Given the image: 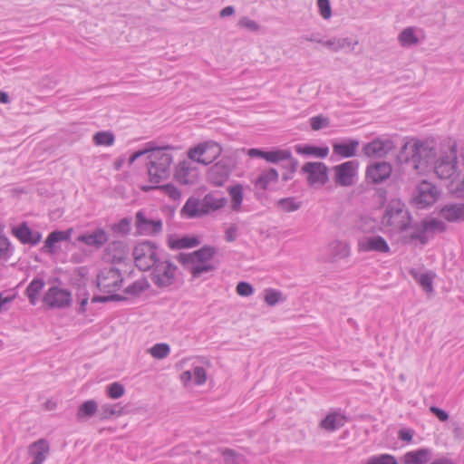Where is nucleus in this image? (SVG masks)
<instances>
[{"instance_id": "obj_39", "label": "nucleus", "mask_w": 464, "mask_h": 464, "mask_svg": "<svg viewBox=\"0 0 464 464\" xmlns=\"http://www.w3.org/2000/svg\"><path fill=\"white\" fill-rule=\"evenodd\" d=\"M231 197V208L234 211H238L241 208L242 201L244 198L243 187L239 184L232 186L228 188Z\"/></svg>"}, {"instance_id": "obj_35", "label": "nucleus", "mask_w": 464, "mask_h": 464, "mask_svg": "<svg viewBox=\"0 0 464 464\" xmlns=\"http://www.w3.org/2000/svg\"><path fill=\"white\" fill-rule=\"evenodd\" d=\"M44 285L45 282L43 278H34L28 285L25 290V295L28 297L29 302L32 305L36 304L38 295L43 290Z\"/></svg>"}, {"instance_id": "obj_8", "label": "nucleus", "mask_w": 464, "mask_h": 464, "mask_svg": "<svg viewBox=\"0 0 464 464\" xmlns=\"http://www.w3.org/2000/svg\"><path fill=\"white\" fill-rule=\"evenodd\" d=\"M99 289L106 294L117 295L116 292L121 289L123 277L118 268L106 267L101 270L97 277Z\"/></svg>"}, {"instance_id": "obj_9", "label": "nucleus", "mask_w": 464, "mask_h": 464, "mask_svg": "<svg viewBox=\"0 0 464 464\" xmlns=\"http://www.w3.org/2000/svg\"><path fill=\"white\" fill-rule=\"evenodd\" d=\"M359 163L356 160H348L334 166V182L340 187H351L355 183Z\"/></svg>"}, {"instance_id": "obj_24", "label": "nucleus", "mask_w": 464, "mask_h": 464, "mask_svg": "<svg viewBox=\"0 0 464 464\" xmlns=\"http://www.w3.org/2000/svg\"><path fill=\"white\" fill-rule=\"evenodd\" d=\"M347 421L346 416L340 411L329 412L324 419L320 421V428L333 432L345 425Z\"/></svg>"}, {"instance_id": "obj_51", "label": "nucleus", "mask_w": 464, "mask_h": 464, "mask_svg": "<svg viewBox=\"0 0 464 464\" xmlns=\"http://www.w3.org/2000/svg\"><path fill=\"white\" fill-rule=\"evenodd\" d=\"M310 125L313 130H319L330 125V121L323 115L314 116L310 119Z\"/></svg>"}, {"instance_id": "obj_2", "label": "nucleus", "mask_w": 464, "mask_h": 464, "mask_svg": "<svg viewBox=\"0 0 464 464\" xmlns=\"http://www.w3.org/2000/svg\"><path fill=\"white\" fill-rule=\"evenodd\" d=\"M176 150L174 146H156L152 142L147 163L149 180L151 183L160 184L169 178Z\"/></svg>"}, {"instance_id": "obj_33", "label": "nucleus", "mask_w": 464, "mask_h": 464, "mask_svg": "<svg viewBox=\"0 0 464 464\" xmlns=\"http://www.w3.org/2000/svg\"><path fill=\"white\" fill-rule=\"evenodd\" d=\"M321 44L324 47H326L327 49L331 50L332 52H339L340 50L342 49H344L346 47H350L352 44L353 45H357L358 44V41H355L353 44L352 43V39L349 38V37H344V38H337V37H333L329 40H326V41H324L323 40V43H321ZM354 47V46H353ZM353 50V48H352Z\"/></svg>"}, {"instance_id": "obj_7", "label": "nucleus", "mask_w": 464, "mask_h": 464, "mask_svg": "<svg viewBox=\"0 0 464 464\" xmlns=\"http://www.w3.org/2000/svg\"><path fill=\"white\" fill-rule=\"evenodd\" d=\"M221 152L222 148L218 142L208 140L189 149L188 157L193 161L208 165L216 160Z\"/></svg>"}, {"instance_id": "obj_10", "label": "nucleus", "mask_w": 464, "mask_h": 464, "mask_svg": "<svg viewBox=\"0 0 464 464\" xmlns=\"http://www.w3.org/2000/svg\"><path fill=\"white\" fill-rule=\"evenodd\" d=\"M395 148L393 140L387 136H381L367 142L362 147L363 154L368 158H383Z\"/></svg>"}, {"instance_id": "obj_46", "label": "nucleus", "mask_w": 464, "mask_h": 464, "mask_svg": "<svg viewBox=\"0 0 464 464\" xmlns=\"http://www.w3.org/2000/svg\"><path fill=\"white\" fill-rule=\"evenodd\" d=\"M265 302L269 306H274L279 302H283L285 298L283 296V294L276 289L274 288H266L265 290Z\"/></svg>"}, {"instance_id": "obj_60", "label": "nucleus", "mask_w": 464, "mask_h": 464, "mask_svg": "<svg viewBox=\"0 0 464 464\" xmlns=\"http://www.w3.org/2000/svg\"><path fill=\"white\" fill-rule=\"evenodd\" d=\"M15 299V295H5L4 293H0V312L6 311L7 304L12 303Z\"/></svg>"}, {"instance_id": "obj_37", "label": "nucleus", "mask_w": 464, "mask_h": 464, "mask_svg": "<svg viewBox=\"0 0 464 464\" xmlns=\"http://www.w3.org/2000/svg\"><path fill=\"white\" fill-rule=\"evenodd\" d=\"M98 411V404L94 400H88L82 403L77 410V419L84 420L92 417Z\"/></svg>"}, {"instance_id": "obj_21", "label": "nucleus", "mask_w": 464, "mask_h": 464, "mask_svg": "<svg viewBox=\"0 0 464 464\" xmlns=\"http://www.w3.org/2000/svg\"><path fill=\"white\" fill-rule=\"evenodd\" d=\"M12 233L22 244L35 246L42 239V234L31 230L25 222L13 227Z\"/></svg>"}, {"instance_id": "obj_53", "label": "nucleus", "mask_w": 464, "mask_h": 464, "mask_svg": "<svg viewBox=\"0 0 464 464\" xmlns=\"http://www.w3.org/2000/svg\"><path fill=\"white\" fill-rule=\"evenodd\" d=\"M12 254L11 243L5 236H0V258H7Z\"/></svg>"}, {"instance_id": "obj_52", "label": "nucleus", "mask_w": 464, "mask_h": 464, "mask_svg": "<svg viewBox=\"0 0 464 464\" xmlns=\"http://www.w3.org/2000/svg\"><path fill=\"white\" fill-rule=\"evenodd\" d=\"M238 26L245 28L250 32H257L260 29V25L256 21L246 16L241 17L239 19Z\"/></svg>"}, {"instance_id": "obj_12", "label": "nucleus", "mask_w": 464, "mask_h": 464, "mask_svg": "<svg viewBox=\"0 0 464 464\" xmlns=\"http://www.w3.org/2000/svg\"><path fill=\"white\" fill-rule=\"evenodd\" d=\"M438 198L439 191L437 188L432 183L422 180L417 187L414 201L419 208H425L433 205Z\"/></svg>"}, {"instance_id": "obj_49", "label": "nucleus", "mask_w": 464, "mask_h": 464, "mask_svg": "<svg viewBox=\"0 0 464 464\" xmlns=\"http://www.w3.org/2000/svg\"><path fill=\"white\" fill-rule=\"evenodd\" d=\"M302 153L306 155H314L318 158H325L329 154L328 147H314V146H306L302 150Z\"/></svg>"}, {"instance_id": "obj_56", "label": "nucleus", "mask_w": 464, "mask_h": 464, "mask_svg": "<svg viewBox=\"0 0 464 464\" xmlns=\"http://www.w3.org/2000/svg\"><path fill=\"white\" fill-rule=\"evenodd\" d=\"M153 141L147 142L145 144L144 149L135 151L129 159V164L131 165L135 162L136 160L140 158L141 156L146 155L149 160V154H150L151 146Z\"/></svg>"}, {"instance_id": "obj_54", "label": "nucleus", "mask_w": 464, "mask_h": 464, "mask_svg": "<svg viewBox=\"0 0 464 464\" xmlns=\"http://www.w3.org/2000/svg\"><path fill=\"white\" fill-rule=\"evenodd\" d=\"M319 13L324 19H329L332 16V9L329 0H317Z\"/></svg>"}, {"instance_id": "obj_27", "label": "nucleus", "mask_w": 464, "mask_h": 464, "mask_svg": "<svg viewBox=\"0 0 464 464\" xmlns=\"http://www.w3.org/2000/svg\"><path fill=\"white\" fill-rule=\"evenodd\" d=\"M440 217L449 222H464V203H454L444 206Z\"/></svg>"}, {"instance_id": "obj_17", "label": "nucleus", "mask_w": 464, "mask_h": 464, "mask_svg": "<svg viewBox=\"0 0 464 464\" xmlns=\"http://www.w3.org/2000/svg\"><path fill=\"white\" fill-rule=\"evenodd\" d=\"M136 227L141 235L153 236L161 232L162 222L160 219L147 218L144 212L140 210L136 213Z\"/></svg>"}, {"instance_id": "obj_61", "label": "nucleus", "mask_w": 464, "mask_h": 464, "mask_svg": "<svg viewBox=\"0 0 464 464\" xmlns=\"http://www.w3.org/2000/svg\"><path fill=\"white\" fill-rule=\"evenodd\" d=\"M414 432L410 429H401L399 431V439L408 443L411 442Z\"/></svg>"}, {"instance_id": "obj_23", "label": "nucleus", "mask_w": 464, "mask_h": 464, "mask_svg": "<svg viewBox=\"0 0 464 464\" xmlns=\"http://www.w3.org/2000/svg\"><path fill=\"white\" fill-rule=\"evenodd\" d=\"M445 228V225L443 222L432 219L428 222H423L419 227H416V230L411 234V239H417L420 241L421 244H426L429 240L427 236V232L429 230H440L443 231Z\"/></svg>"}, {"instance_id": "obj_36", "label": "nucleus", "mask_w": 464, "mask_h": 464, "mask_svg": "<svg viewBox=\"0 0 464 464\" xmlns=\"http://www.w3.org/2000/svg\"><path fill=\"white\" fill-rule=\"evenodd\" d=\"M200 244V240L197 237L185 236L181 238L169 239V246L171 249H183L197 246Z\"/></svg>"}, {"instance_id": "obj_41", "label": "nucleus", "mask_w": 464, "mask_h": 464, "mask_svg": "<svg viewBox=\"0 0 464 464\" xmlns=\"http://www.w3.org/2000/svg\"><path fill=\"white\" fill-rule=\"evenodd\" d=\"M150 287V284L146 278L136 280L124 289V293L128 295L138 296Z\"/></svg>"}, {"instance_id": "obj_26", "label": "nucleus", "mask_w": 464, "mask_h": 464, "mask_svg": "<svg viewBox=\"0 0 464 464\" xmlns=\"http://www.w3.org/2000/svg\"><path fill=\"white\" fill-rule=\"evenodd\" d=\"M204 210L201 199L190 197L182 207L180 212L182 216L188 218H197L207 215Z\"/></svg>"}, {"instance_id": "obj_3", "label": "nucleus", "mask_w": 464, "mask_h": 464, "mask_svg": "<svg viewBox=\"0 0 464 464\" xmlns=\"http://www.w3.org/2000/svg\"><path fill=\"white\" fill-rule=\"evenodd\" d=\"M217 254L214 246H204L192 253H181L179 262L187 269L193 278H199L205 274L213 273L217 269L213 258Z\"/></svg>"}, {"instance_id": "obj_57", "label": "nucleus", "mask_w": 464, "mask_h": 464, "mask_svg": "<svg viewBox=\"0 0 464 464\" xmlns=\"http://www.w3.org/2000/svg\"><path fill=\"white\" fill-rule=\"evenodd\" d=\"M253 292L254 288L247 282H239L237 285V293L241 296H249Z\"/></svg>"}, {"instance_id": "obj_34", "label": "nucleus", "mask_w": 464, "mask_h": 464, "mask_svg": "<svg viewBox=\"0 0 464 464\" xmlns=\"http://www.w3.org/2000/svg\"><path fill=\"white\" fill-rule=\"evenodd\" d=\"M150 189H158L167 195L170 199L177 201L181 198L180 190L172 183L166 185H156V186H145L142 187L143 191H150Z\"/></svg>"}, {"instance_id": "obj_20", "label": "nucleus", "mask_w": 464, "mask_h": 464, "mask_svg": "<svg viewBox=\"0 0 464 464\" xmlns=\"http://www.w3.org/2000/svg\"><path fill=\"white\" fill-rule=\"evenodd\" d=\"M28 456L33 459L29 464H43L50 453V445L44 439H40L29 445Z\"/></svg>"}, {"instance_id": "obj_62", "label": "nucleus", "mask_w": 464, "mask_h": 464, "mask_svg": "<svg viewBox=\"0 0 464 464\" xmlns=\"http://www.w3.org/2000/svg\"><path fill=\"white\" fill-rule=\"evenodd\" d=\"M430 411L441 421H446L449 419V414L436 406L430 407Z\"/></svg>"}, {"instance_id": "obj_48", "label": "nucleus", "mask_w": 464, "mask_h": 464, "mask_svg": "<svg viewBox=\"0 0 464 464\" xmlns=\"http://www.w3.org/2000/svg\"><path fill=\"white\" fill-rule=\"evenodd\" d=\"M365 464H399L396 458L391 454H380L370 457Z\"/></svg>"}, {"instance_id": "obj_22", "label": "nucleus", "mask_w": 464, "mask_h": 464, "mask_svg": "<svg viewBox=\"0 0 464 464\" xmlns=\"http://www.w3.org/2000/svg\"><path fill=\"white\" fill-rule=\"evenodd\" d=\"M266 160L271 163H278L280 161L286 160L287 163L284 165L285 168H291L292 173H295L298 162L292 157V153L289 150H274L266 152Z\"/></svg>"}, {"instance_id": "obj_25", "label": "nucleus", "mask_w": 464, "mask_h": 464, "mask_svg": "<svg viewBox=\"0 0 464 464\" xmlns=\"http://www.w3.org/2000/svg\"><path fill=\"white\" fill-rule=\"evenodd\" d=\"M109 239L108 233L103 228H98L92 233L80 235L77 241L89 246L102 247Z\"/></svg>"}, {"instance_id": "obj_6", "label": "nucleus", "mask_w": 464, "mask_h": 464, "mask_svg": "<svg viewBox=\"0 0 464 464\" xmlns=\"http://www.w3.org/2000/svg\"><path fill=\"white\" fill-rule=\"evenodd\" d=\"M164 254L157 244L149 240L140 242L132 251L135 265L141 271L150 270Z\"/></svg>"}, {"instance_id": "obj_30", "label": "nucleus", "mask_w": 464, "mask_h": 464, "mask_svg": "<svg viewBox=\"0 0 464 464\" xmlns=\"http://www.w3.org/2000/svg\"><path fill=\"white\" fill-rule=\"evenodd\" d=\"M278 178L279 175L276 169L270 168L258 175L254 185L258 189L266 190L277 183Z\"/></svg>"}, {"instance_id": "obj_5", "label": "nucleus", "mask_w": 464, "mask_h": 464, "mask_svg": "<svg viewBox=\"0 0 464 464\" xmlns=\"http://www.w3.org/2000/svg\"><path fill=\"white\" fill-rule=\"evenodd\" d=\"M150 270H152L150 274L151 281L159 288H167L173 285L179 276L178 266L166 254Z\"/></svg>"}, {"instance_id": "obj_64", "label": "nucleus", "mask_w": 464, "mask_h": 464, "mask_svg": "<svg viewBox=\"0 0 464 464\" xmlns=\"http://www.w3.org/2000/svg\"><path fill=\"white\" fill-rule=\"evenodd\" d=\"M237 228L236 226H231L226 230V239L228 242H232L237 237Z\"/></svg>"}, {"instance_id": "obj_29", "label": "nucleus", "mask_w": 464, "mask_h": 464, "mask_svg": "<svg viewBox=\"0 0 464 464\" xmlns=\"http://www.w3.org/2000/svg\"><path fill=\"white\" fill-rule=\"evenodd\" d=\"M360 142L357 140H348L343 142L333 143V152L341 158H352L357 153Z\"/></svg>"}, {"instance_id": "obj_28", "label": "nucleus", "mask_w": 464, "mask_h": 464, "mask_svg": "<svg viewBox=\"0 0 464 464\" xmlns=\"http://www.w3.org/2000/svg\"><path fill=\"white\" fill-rule=\"evenodd\" d=\"M431 456L430 449L421 448L406 452L401 457V461L403 464H427L431 459Z\"/></svg>"}, {"instance_id": "obj_1", "label": "nucleus", "mask_w": 464, "mask_h": 464, "mask_svg": "<svg viewBox=\"0 0 464 464\" xmlns=\"http://www.w3.org/2000/svg\"><path fill=\"white\" fill-rule=\"evenodd\" d=\"M436 157V150L428 141L412 140L406 142L399 155V159L407 164L417 174L425 173Z\"/></svg>"}, {"instance_id": "obj_55", "label": "nucleus", "mask_w": 464, "mask_h": 464, "mask_svg": "<svg viewBox=\"0 0 464 464\" xmlns=\"http://www.w3.org/2000/svg\"><path fill=\"white\" fill-rule=\"evenodd\" d=\"M192 376L194 377V382L197 385H202L207 381V372L201 366H196L193 369Z\"/></svg>"}, {"instance_id": "obj_18", "label": "nucleus", "mask_w": 464, "mask_h": 464, "mask_svg": "<svg viewBox=\"0 0 464 464\" xmlns=\"http://www.w3.org/2000/svg\"><path fill=\"white\" fill-rule=\"evenodd\" d=\"M174 179L180 184L191 185L198 179V171L191 162L180 161L175 169Z\"/></svg>"}, {"instance_id": "obj_59", "label": "nucleus", "mask_w": 464, "mask_h": 464, "mask_svg": "<svg viewBox=\"0 0 464 464\" xmlns=\"http://www.w3.org/2000/svg\"><path fill=\"white\" fill-rule=\"evenodd\" d=\"M130 219L128 218H122L117 225L114 226V230L120 233H128L130 230Z\"/></svg>"}, {"instance_id": "obj_32", "label": "nucleus", "mask_w": 464, "mask_h": 464, "mask_svg": "<svg viewBox=\"0 0 464 464\" xmlns=\"http://www.w3.org/2000/svg\"><path fill=\"white\" fill-rule=\"evenodd\" d=\"M417 28L409 26L404 28L398 35V42L401 47L408 48L415 46L420 43L416 35Z\"/></svg>"}, {"instance_id": "obj_31", "label": "nucleus", "mask_w": 464, "mask_h": 464, "mask_svg": "<svg viewBox=\"0 0 464 464\" xmlns=\"http://www.w3.org/2000/svg\"><path fill=\"white\" fill-rule=\"evenodd\" d=\"M205 212L208 215L224 208L227 202V198L218 196L216 193H208L201 199Z\"/></svg>"}, {"instance_id": "obj_16", "label": "nucleus", "mask_w": 464, "mask_h": 464, "mask_svg": "<svg viewBox=\"0 0 464 464\" xmlns=\"http://www.w3.org/2000/svg\"><path fill=\"white\" fill-rule=\"evenodd\" d=\"M325 254L324 262L334 263L337 260L346 258L351 254L350 246L347 242L333 240L324 248Z\"/></svg>"}, {"instance_id": "obj_42", "label": "nucleus", "mask_w": 464, "mask_h": 464, "mask_svg": "<svg viewBox=\"0 0 464 464\" xmlns=\"http://www.w3.org/2000/svg\"><path fill=\"white\" fill-rule=\"evenodd\" d=\"M92 140L97 146H112L115 141V136L112 131L101 130L93 135Z\"/></svg>"}, {"instance_id": "obj_11", "label": "nucleus", "mask_w": 464, "mask_h": 464, "mask_svg": "<svg viewBox=\"0 0 464 464\" xmlns=\"http://www.w3.org/2000/svg\"><path fill=\"white\" fill-rule=\"evenodd\" d=\"M43 302L52 309L65 308L71 305L72 295L66 289L52 286L44 294Z\"/></svg>"}, {"instance_id": "obj_38", "label": "nucleus", "mask_w": 464, "mask_h": 464, "mask_svg": "<svg viewBox=\"0 0 464 464\" xmlns=\"http://www.w3.org/2000/svg\"><path fill=\"white\" fill-rule=\"evenodd\" d=\"M276 206L280 211L289 213L298 210L301 208L302 203L295 197H289L280 198L276 201Z\"/></svg>"}, {"instance_id": "obj_15", "label": "nucleus", "mask_w": 464, "mask_h": 464, "mask_svg": "<svg viewBox=\"0 0 464 464\" xmlns=\"http://www.w3.org/2000/svg\"><path fill=\"white\" fill-rule=\"evenodd\" d=\"M392 166L386 161L375 162L366 169V179L372 184H381L391 177Z\"/></svg>"}, {"instance_id": "obj_4", "label": "nucleus", "mask_w": 464, "mask_h": 464, "mask_svg": "<svg viewBox=\"0 0 464 464\" xmlns=\"http://www.w3.org/2000/svg\"><path fill=\"white\" fill-rule=\"evenodd\" d=\"M411 219L406 206L401 200H392L386 208L382 223L391 232L401 233L410 227Z\"/></svg>"}, {"instance_id": "obj_58", "label": "nucleus", "mask_w": 464, "mask_h": 464, "mask_svg": "<svg viewBox=\"0 0 464 464\" xmlns=\"http://www.w3.org/2000/svg\"><path fill=\"white\" fill-rule=\"evenodd\" d=\"M108 295H107V296H99V295L93 296L92 298V303H97V302L106 303L109 301L123 300V297L120 295H113V294H108Z\"/></svg>"}, {"instance_id": "obj_44", "label": "nucleus", "mask_w": 464, "mask_h": 464, "mask_svg": "<svg viewBox=\"0 0 464 464\" xmlns=\"http://www.w3.org/2000/svg\"><path fill=\"white\" fill-rule=\"evenodd\" d=\"M148 352L154 359L162 360L169 355L170 346L166 343H160L151 346Z\"/></svg>"}, {"instance_id": "obj_45", "label": "nucleus", "mask_w": 464, "mask_h": 464, "mask_svg": "<svg viewBox=\"0 0 464 464\" xmlns=\"http://www.w3.org/2000/svg\"><path fill=\"white\" fill-rule=\"evenodd\" d=\"M59 242H63L59 230L51 232L44 241L43 251L49 254H54L56 252L55 244Z\"/></svg>"}, {"instance_id": "obj_43", "label": "nucleus", "mask_w": 464, "mask_h": 464, "mask_svg": "<svg viewBox=\"0 0 464 464\" xmlns=\"http://www.w3.org/2000/svg\"><path fill=\"white\" fill-rule=\"evenodd\" d=\"M411 274L425 292H433V275L429 273L418 275L414 271H411Z\"/></svg>"}, {"instance_id": "obj_47", "label": "nucleus", "mask_w": 464, "mask_h": 464, "mask_svg": "<svg viewBox=\"0 0 464 464\" xmlns=\"http://www.w3.org/2000/svg\"><path fill=\"white\" fill-rule=\"evenodd\" d=\"M219 454L224 458L225 464H239L240 455L232 449L219 448Z\"/></svg>"}, {"instance_id": "obj_40", "label": "nucleus", "mask_w": 464, "mask_h": 464, "mask_svg": "<svg viewBox=\"0 0 464 464\" xmlns=\"http://www.w3.org/2000/svg\"><path fill=\"white\" fill-rule=\"evenodd\" d=\"M123 414V408L118 404H103L99 410L100 420H107L111 416H121Z\"/></svg>"}, {"instance_id": "obj_63", "label": "nucleus", "mask_w": 464, "mask_h": 464, "mask_svg": "<svg viewBox=\"0 0 464 464\" xmlns=\"http://www.w3.org/2000/svg\"><path fill=\"white\" fill-rule=\"evenodd\" d=\"M266 152L267 151H264V150H262L260 149H249L247 150V155L250 158H261V159L266 160Z\"/></svg>"}, {"instance_id": "obj_19", "label": "nucleus", "mask_w": 464, "mask_h": 464, "mask_svg": "<svg viewBox=\"0 0 464 464\" xmlns=\"http://www.w3.org/2000/svg\"><path fill=\"white\" fill-rule=\"evenodd\" d=\"M231 168L225 160L214 164L208 172L209 181L215 186H223L229 178Z\"/></svg>"}, {"instance_id": "obj_50", "label": "nucleus", "mask_w": 464, "mask_h": 464, "mask_svg": "<svg viewBox=\"0 0 464 464\" xmlns=\"http://www.w3.org/2000/svg\"><path fill=\"white\" fill-rule=\"evenodd\" d=\"M106 392L110 398L116 400L121 398L124 394L125 388L120 382H113L107 386Z\"/></svg>"}, {"instance_id": "obj_13", "label": "nucleus", "mask_w": 464, "mask_h": 464, "mask_svg": "<svg viewBox=\"0 0 464 464\" xmlns=\"http://www.w3.org/2000/svg\"><path fill=\"white\" fill-rule=\"evenodd\" d=\"M359 252H377L381 254H389L391 247L387 241L381 236L371 235L362 237L358 240Z\"/></svg>"}, {"instance_id": "obj_14", "label": "nucleus", "mask_w": 464, "mask_h": 464, "mask_svg": "<svg viewBox=\"0 0 464 464\" xmlns=\"http://www.w3.org/2000/svg\"><path fill=\"white\" fill-rule=\"evenodd\" d=\"M302 171L307 174V182L311 186L324 185L328 181V168L323 162H307Z\"/></svg>"}]
</instances>
